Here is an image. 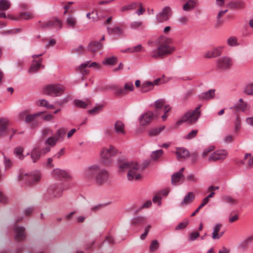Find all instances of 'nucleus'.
<instances>
[{"instance_id":"1","label":"nucleus","mask_w":253,"mask_h":253,"mask_svg":"<svg viewBox=\"0 0 253 253\" xmlns=\"http://www.w3.org/2000/svg\"><path fill=\"white\" fill-rule=\"evenodd\" d=\"M120 169L122 171L128 170L127 175L128 180H139L142 177L141 172L143 169L136 162H125L120 166Z\"/></svg>"},{"instance_id":"2","label":"nucleus","mask_w":253,"mask_h":253,"mask_svg":"<svg viewBox=\"0 0 253 253\" xmlns=\"http://www.w3.org/2000/svg\"><path fill=\"white\" fill-rule=\"evenodd\" d=\"M118 150L112 145L104 147L100 151V163L108 166L113 162V158L118 153Z\"/></svg>"},{"instance_id":"3","label":"nucleus","mask_w":253,"mask_h":253,"mask_svg":"<svg viewBox=\"0 0 253 253\" xmlns=\"http://www.w3.org/2000/svg\"><path fill=\"white\" fill-rule=\"evenodd\" d=\"M168 41L170 42V40H168V41L160 44L156 49L152 50L150 53L151 56L155 58H162L172 53L175 50V48L169 45Z\"/></svg>"},{"instance_id":"4","label":"nucleus","mask_w":253,"mask_h":253,"mask_svg":"<svg viewBox=\"0 0 253 253\" xmlns=\"http://www.w3.org/2000/svg\"><path fill=\"white\" fill-rule=\"evenodd\" d=\"M199 106L194 110H190L186 112L181 117L180 120L177 122L176 125L178 126L182 123L187 122L189 124H194L196 123L201 115Z\"/></svg>"},{"instance_id":"5","label":"nucleus","mask_w":253,"mask_h":253,"mask_svg":"<svg viewBox=\"0 0 253 253\" xmlns=\"http://www.w3.org/2000/svg\"><path fill=\"white\" fill-rule=\"evenodd\" d=\"M18 180L23 184L31 185L41 180V174L39 172L33 174L20 172L18 176Z\"/></svg>"},{"instance_id":"6","label":"nucleus","mask_w":253,"mask_h":253,"mask_svg":"<svg viewBox=\"0 0 253 253\" xmlns=\"http://www.w3.org/2000/svg\"><path fill=\"white\" fill-rule=\"evenodd\" d=\"M65 87L60 84H53L45 86L43 92L47 95L55 97L60 96L64 92Z\"/></svg>"},{"instance_id":"7","label":"nucleus","mask_w":253,"mask_h":253,"mask_svg":"<svg viewBox=\"0 0 253 253\" xmlns=\"http://www.w3.org/2000/svg\"><path fill=\"white\" fill-rule=\"evenodd\" d=\"M216 67L218 70L225 71L229 69L233 65L232 59L228 56H222L217 60Z\"/></svg>"},{"instance_id":"8","label":"nucleus","mask_w":253,"mask_h":253,"mask_svg":"<svg viewBox=\"0 0 253 253\" xmlns=\"http://www.w3.org/2000/svg\"><path fill=\"white\" fill-rule=\"evenodd\" d=\"M99 166L93 165L86 168L83 173L84 179L88 181L94 180L95 175L99 170Z\"/></svg>"},{"instance_id":"9","label":"nucleus","mask_w":253,"mask_h":253,"mask_svg":"<svg viewBox=\"0 0 253 253\" xmlns=\"http://www.w3.org/2000/svg\"><path fill=\"white\" fill-rule=\"evenodd\" d=\"M109 172L104 169H101L99 168V170L95 175L94 181L97 185H102L106 183L109 180Z\"/></svg>"},{"instance_id":"10","label":"nucleus","mask_w":253,"mask_h":253,"mask_svg":"<svg viewBox=\"0 0 253 253\" xmlns=\"http://www.w3.org/2000/svg\"><path fill=\"white\" fill-rule=\"evenodd\" d=\"M172 13V10L169 6L164 7L162 11L156 16L157 20L159 22L168 21Z\"/></svg>"},{"instance_id":"11","label":"nucleus","mask_w":253,"mask_h":253,"mask_svg":"<svg viewBox=\"0 0 253 253\" xmlns=\"http://www.w3.org/2000/svg\"><path fill=\"white\" fill-rule=\"evenodd\" d=\"M154 119V113L150 111H147L140 116L139 124L141 126H148L150 124Z\"/></svg>"},{"instance_id":"12","label":"nucleus","mask_w":253,"mask_h":253,"mask_svg":"<svg viewBox=\"0 0 253 253\" xmlns=\"http://www.w3.org/2000/svg\"><path fill=\"white\" fill-rule=\"evenodd\" d=\"M228 155L227 152L225 150H217L211 153L209 157V161H217L225 159Z\"/></svg>"},{"instance_id":"13","label":"nucleus","mask_w":253,"mask_h":253,"mask_svg":"<svg viewBox=\"0 0 253 253\" xmlns=\"http://www.w3.org/2000/svg\"><path fill=\"white\" fill-rule=\"evenodd\" d=\"M62 188L60 185H52L47 190V194L50 198H58L61 196Z\"/></svg>"},{"instance_id":"14","label":"nucleus","mask_w":253,"mask_h":253,"mask_svg":"<svg viewBox=\"0 0 253 253\" xmlns=\"http://www.w3.org/2000/svg\"><path fill=\"white\" fill-rule=\"evenodd\" d=\"M52 27L61 28V21L58 18H54L45 23H42L41 25V28L42 29H48Z\"/></svg>"},{"instance_id":"15","label":"nucleus","mask_w":253,"mask_h":253,"mask_svg":"<svg viewBox=\"0 0 253 253\" xmlns=\"http://www.w3.org/2000/svg\"><path fill=\"white\" fill-rule=\"evenodd\" d=\"M43 113L42 112H39L33 114H27L26 111H23L19 114V117L20 120H23L25 118V122L30 124L36 118L40 116Z\"/></svg>"},{"instance_id":"16","label":"nucleus","mask_w":253,"mask_h":253,"mask_svg":"<svg viewBox=\"0 0 253 253\" xmlns=\"http://www.w3.org/2000/svg\"><path fill=\"white\" fill-rule=\"evenodd\" d=\"M52 175L55 178L65 180H69L71 178V176L68 172L59 169H54L52 171Z\"/></svg>"},{"instance_id":"17","label":"nucleus","mask_w":253,"mask_h":253,"mask_svg":"<svg viewBox=\"0 0 253 253\" xmlns=\"http://www.w3.org/2000/svg\"><path fill=\"white\" fill-rule=\"evenodd\" d=\"M223 48V46H219L216 48H212L206 52L204 54V57L205 58H213L218 56L221 54Z\"/></svg>"},{"instance_id":"18","label":"nucleus","mask_w":253,"mask_h":253,"mask_svg":"<svg viewBox=\"0 0 253 253\" xmlns=\"http://www.w3.org/2000/svg\"><path fill=\"white\" fill-rule=\"evenodd\" d=\"M175 154L177 159L181 161L184 160L189 156V152L184 148H177Z\"/></svg>"},{"instance_id":"19","label":"nucleus","mask_w":253,"mask_h":253,"mask_svg":"<svg viewBox=\"0 0 253 253\" xmlns=\"http://www.w3.org/2000/svg\"><path fill=\"white\" fill-rule=\"evenodd\" d=\"M231 108H234L237 111L245 112L250 109V106L247 102H244L243 99L240 98L238 102L236 103L234 106Z\"/></svg>"},{"instance_id":"20","label":"nucleus","mask_w":253,"mask_h":253,"mask_svg":"<svg viewBox=\"0 0 253 253\" xmlns=\"http://www.w3.org/2000/svg\"><path fill=\"white\" fill-rule=\"evenodd\" d=\"M228 6L232 9H243L246 7L245 2L242 0H235L230 1Z\"/></svg>"},{"instance_id":"21","label":"nucleus","mask_w":253,"mask_h":253,"mask_svg":"<svg viewBox=\"0 0 253 253\" xmlns=\"http://www.w3.org/2000/svg\"><path fill=\"white\" fill-rule=\"evenodd\" d=\"M34 18V13L32 12H23L20 13L18 15L13 19L15 20H29Z\"/></svg>"},{"instance_id":"22","label":"nucleus","mask_w":253,"mask_h":253,"mask_svg":"<svg viewBox=\"0 0 253 253\" xmlns=\"http://www.w3.org/2000/svg\"><path fill=\"white\" fill-rule=\"evenodd\" d=\"M195 199V195L192 192L188 193L184 197L183 201L180 204V206L183 207L191 203Z\"/></svg>"},{"instance_id":"23","label":"nucleus","mask_w":253,"mask_h":253,"mask_svg":"<svg viewBox=\"0 0 253 253\" xmlns=\"http://www.w3.org/2000/svg\"><path fill=\"white\" fill-rule=\"evenodd\" d=\"M14 231L17 240L21 241L25 238V228L23 227H15Z\"/></svg>"},{"instance_id":"24","label":"nucleus","mask_w":253,"mask_h":253,"mask_svg":"<svg viewBox=\"0 0 253 253\" xmlns=\"http://www.w3.org/2000/svg\"><path fill=\"white\" fill-rule=\"evenodd\" d=\"M243 165L249 168L253 167V155L250 153H246L244 156V160L241 162Z\"/></svg>"},{"instance_id":"25","label":"nucleus","mask_w":253,"mask_h":253,"mask_svg":"<svg viewBox=\"0 0 253 253\" xmlns=\"http://www.w3.org/2000/svg\"><path fill=\"white\" fill-rule=\"evenodd\" d=\"M102 44L100 42H91L87 46V50L90 52H94L101 48Z\"/></svg>"},{"instance_id":"26","label":"nucleus","mask_w":253,"mask_h":253,"mask_svg":"<svg viewBox=\"0 0 253 253\" xmlns=\"http://www.w3.org/2000/svg\"><path fill=\"white\" fill-rule=\"evenodd\" d=\"M8 124V120L6 118L0 119V137L7 132Z\"/></svg>"},{"instance_id":"27","label":"nucleus","mask_w":253,"mask_h":253,"mask_svg":"<svg viewBox=\"0 0 253 253\" xmlns=\"http://www.w3.org/2000/svg\"><path fill=\"white\" fill-rule=\"evenodd\" d=\"M107 89L114 90V95L116 96H122L126 95L124 88L119 87L118 85H112L107 87Z\"/></svg>"},{"instance_id":"28","label":"nucleus","mask_w":253,"mask_h":253,"mask_svg":"<svg viewBox=\"0 0 253 253\" xmlns=\"http://www.w3.org/2000/svg\"><path fill=\"white\" fill-rule=\"evenodd\" d=\"M115 131L117 134H125V125L121 121H117L114 125Z\"/></svg>"},{"instance_id":"29","label":"nucleus","mask_w":253,"mask_h":253,"mask_svg":"<svg viewBox=\"0 0 253 253\" xmlns=\"http://www.w3.org/2000/svg\"><path fill=\"white\" fill-rule=\"evenodd\" d=\"M42 58L40 59L38 61L34 60L29 70V72L30 73H34L37 72L42 66Z\"/></svg>"},{"instance_id":"30","label":"nucleus","mask_w":253,"mask_h":253,"mask_svg":"<svg viewBox=\"0 0 253 253\" xmlns=\"http://www.w3.org/2000/svg\"><path fill=\"white\" fill-rule=\"evenodd\" d=\"M184 176H182L175 172L171 176V183L173 185H177L178 183H181L184 181Z\"/></svg>"},{"instance_id":"31","label":"nucleus","mask_w":253,"mask_h":253,"mask_svg":"<svg viewBox=\"0 0 253 253\" xmlns=\"http://www.w3.org/2000/svg\"><path fill=\"white\" fill-rule=\"evenodd\" d=\"M31 158L33 163H36L41 157V151L39 148H35L30 154Z\"/></svg>"},{"instance_id":"32","label":"nucleus","mask_w":253,"mask_h":253,"mask_svg":"<svg viewBox=\"0 0 253 253\" xmlns=\"http://www.w3.org/2000/svg\"><path fill=\"white\" fill-rule=\"evenodd\" d=\"M222 227V224L220 223L216 224L213 227V230L212 233V238L213 240L219 239V236L218 234Z\"/></svg>"},{"instance_id":"33","label":"nucleus","mask_w":253,"mask_h":253,"mask_svg":"<svg viewBox=\"0 0 253 253\" xmlns=\"http://www.w3.org/2000/svg\"><path fill=\"white\" fill-rule=\"evenodd\" d=\"M146 220L145 217L143 216H137L132 219L131 225L137 226L144 223Z\"/></svg>"},{"instance_id":"34","label":"nucleus","mask_w":253,"mask_h":253,"mask_svg":"<svg viewBox=\"0 0 253 253\" xmlns=\"http://www.w3.org/2000/svg\"><path fill=\"white\" fill-rule=\"evenodd\" d=\"M214 89H211L207 92L202 93L199 95V97L201 99H211L214 96Z\"/></svg>"},{"instance_id":"35","label":"nucleus","mask_w":253,"mask_h":253,"mask_svg":"<svg viewBox=\"0 0 253 253\" xmlns=\"http://www.w3.org/2000/svg\"><path fill=\"white\" fill-rule=\"evenodd\" d=\"M196 6V2L192 0H188L183 5V9L185 11L192 10Z\"/></svg>"},{"instance_id":"36","label":"nucleus","mask_w":253,"mask_h":253,"mask_svg":"<svg viewBox=\"0 0 253 253\" xmlns=\"http://www.w3.org/2000/svg\"><path fill=\"white\" fill-rule=\"evenodd\" d=\"M66 132V131L64 128H59L56 131L54 136L58 141H62L64 138Z\"/></svg>"},{"instance_id":"37","label":"nucleus","mask_w":253,"mask_h":253,"mask_svg":"<svg viewBox=\"0 0 253 253\" xmlns=\"http://www.w3.org/2000/svg\"><path fill=\"white\" fill-rule=\"evenodd\" d=\"M153 88V84L151 82H146L143 83L141 86V91L143 92H146L152 89Z\"/></svg>"},{"instance_id":"38","label":"nucleus","mask_w":253,"mask_h":253,"mask_svg":"<svg viewBox=\"0 0 253 253\" xmlns=\"http://www.w3.org/2000/svg\"><path fill=\"white\" fill-rule=\"evenodd\" d=\"M165 128V126H161L159 127H155L151 129L148 131V135L153 136L158 135Z\"/></svg>"},{"instance_id":"39","label":"nucleus","mask_w":253,"mask_h":253,"mask_svg":"<svg viewBox=\"0 0 253 253\" xmlns=\"http://www.w3.org/2000/svg\"><path fill=\"white\" fill-rule=\"evenodd\" d=\"M107 32L110 35H121L123 31L119 27H107Z\"/></svg>"},{"instance_id":"40","label":"nucleus","mask_w":253,"mask_h":253,"mask_svg":"<svg viewBox=\"0 0 253 253\" xmlns=\"http://www.w3.org/2000/svg\"><path fill=\"white\" fill-rule=\"evenodd\" d=\"M74 104L76 107L85 108L87 104H90V101L89 99H86L85 101L77 99L74 100Z\"/></svg>"},{"instance_id":"41","label":"nucleus","mask_w":253,"mask_h":253,"mask_svg":"<svg viewBox=\"0 0 253 253\" xmlns=\"http://www.w3.org/2000/svg\"><path fill=\"white\" fill-rule=\"evenodd\" d=\"M117 59L115 56L106 58L102 62L103 64L105 65H114L116 64Z\"/></svg>"},{"instance_id":"42","label":"nucleus","mask_w":253,"mask_h":253,"mask_svg":"<svg viewBox=\"0 0 253 253\" xmlns=\"http://www.w3.org/2000/svg\"><path fill=\"white\" fill-rule=\"evenodd\" d=\"M138 2H132L130 4L123 6L121 8V11L124 12L126 10H132L135 9L138 6Z\"/></svg>"},{"instance_id":"43","label":"nucleus","mask_w":253,"mask_h":253,"mask_svg":"<svg viewBox=\"0 0 253 253\" xmlns=\"http://www.w3.org/2000/svg\"><path fill=\"white\" fill-rule=\"evenodd\" d=\"M24 149L22 147H17L14 150V153L19 159H23L25 156L23 154Z\"/></svg>"},{"instance_id":"44","label":"nucleus","mask_w":253,"mask_h":253,"mask_svg":"<svg viewBox=\"0 0 253 253\" xmlns=\"http://www.w3.org/2000/svg\"><path fill=\"white\" fill-rule=\"evenodd\" d=\"M10 6V2L7 0H0V11L7 10Z\"/></svg>"},{"instance_id":"45","label":"nucleus","mask_w":253,"mask_h":253,"mask_svg":"<svg viewBox=\"0 0 253 253\" xmlns=\"http://www.w3.org/2000/svg\"><path fill=\"white\" fill-rule=\"evenodd\" d=\"M253 240V236L249 237L239 244V247L242 250H246L248 248V244Z\"/></svg>"},{"instance_id":"46","label":"nucleus","mask_w":253,"mask_h":253,"mask_svg":"<svg viewBox=\"0 0 253 253\" xmlns=\"http://www.w3.org/2000/svg\"><path fill=\"white\" fill-rule=\"evenodd\" d=\"M227 43L231 46H237L238 45V39L236 37L231 36L227 39Z\"/></svg>"},{"instance_id":"47","label":"nucleus","mask_w":253,"mask_h":253,"mask_svg":"<svg viewBox=\"0 0 253 253\" xmlns=\"http://www.w3.org/2000/svg\"><path fill=\"white\" fill-rule=\"evenodd\" d=\"M89 62L87 61L86 62H84V63H82L79 67V70H80V72L82 73L83 75L87 74L88 73V71H87L86 68L87 67H89Z\"/></svg>"},{"instance_id":"48","label":"nucleus","mask_w":253,"mask_h":253,"mask_svg":"<svg viewBox=\"0 0 253 253\" xmlns=\"http://www.w3.org/2000/svg\"><path fill=\"white\" fill-rule=\"evenodd\" d=\"M134 86L132 83H126L125 84L124 89L125 90V94L128 93L129 91H132L134 90Z\"/></svg>"},{"instance_id":"49","label":"nucleus","mask_w":253,"mask_h":253,"mask_svg":"<svg viewBox=\"0 0 253 253\" xmlns=\"http://www.w3.org/2000/svg\"><path fill=\"white\" fill-rule=\"evenodd\" d=\"M159 247V244L157 240H155L152 241L151 245L149 247L150 252H154L158 249Z\"/></svg>"},{"instance_id":"50","label":"nucleus","mask_w":253,"mask_h":253,"mask_svg":"<svg viewBox=\"0 0 253 253\" xmlns=\"http://www.w3.org/2000/svg\"><path fill=\"white\" fill-rule=\"evenodd\" d=\"M163 151L162 149H160L152 152L151 156L153 160H158L163 154Z\"/></svg>"},{"instance_id":"51","label":"nucleus","mask_w":253,"mask_h":253,"mask_svg":"<svg viewBox=\"0 0 253 253\" xmlns=\"http://www.w3.org/2000/svg\"><path fill=\"white\" fill-rule=\"evenodd\" d=\"M166 105V100L164 99H160L156 100L155 102V106L157 109H160L165 106Z\"/></svg>"},{"instance_id":"52","label":"nucleus","mask_w":253,"mask_h":253,"mask_svg":"<svg viewBox=\"0 0 253 253\" xmlns=\"http://www.w3.org/2000/svg\"><path fill=\"white\" fill-rule=\"evenodd\" d=\"M58 141L55 136H51L46 140L45 143L52 147L55 145Z\"/></svg>"},{"instance_id":"53","label":"nucleus","mask_w":253,"mask_h":253,"mask_svg":"<svg viewBox=\"0 0 253 253\" xmlns=\"http://www.w3.org/2000/svg\"><path fill=\"white\" fill-rule=\"evenodd\" d=\"M244 92L248 95H253V84H250L246 86Z\"/></svg>"},{"instance_id":"54","label":"nucleus","mask_w":253,"mask_h":253,"mask_svg":"<svg viewBox=\"0 0 253 253\" xmlns=\"http://www.w3.org/2000/svg\"><path fill=\"white\" fill-rule=\"evenodd\" d=\"M198 132L197 129H193L190 132H189L187 135L184 136V138L186 139H191L192 138H195Z\"/></svg>"},{"instance_id":"55","label":"nucleus","mask_w":253,"mask_h":253,"mask_svg":"<svg viewBox=\"0 0 253 253\" xmlns=\"http://www.w3.org/2000/svg\"><path fill=\"white\" fill-rule=\"evenodd\" d=\"M215 147L213 146H210L206 148H205L202 154V156L203 158L206 157L211 152V151H213Z\"/></svg>"},{"instance_id":"56","label":"nucleus","mask_w":253,"mask_h":253,"mask_svg":"<svg viewBox=\"0 0 253 253\" xmlns=\"http://www.w3.org/2000/svg\"><path fill=\"white\" fill-rule=\"evenodd\" d=\"M102 108H103L102 105L97 106L94 107L93 109L89 110L88 111V112L90 114H92V115L96 114L99 113V111L102 110Z\"/></svg>"},{"instance_id":"57","label":"nucleus","mask_w":253,"mask_h":253,"mask_svg":"<svg viewBox=\"0 0 253 253\" xmlns=\"http://www.w3.org/2000/svg\"><path fill=\"white\" fill-rule=\"evenodd\" d=\"M241 122L238 117H236V121L234 122V131L236 132L239 131L241 128Z\"/></svg>"},{"instance_id":"58","label":"nucleus","mask_w":253,"mask_h":253,"mask_svg":"<svg viewBox=\"0 0 253 253\" xmlns=\"http://www.w3.org/2000/svg\"><path fill=\"white\" fill-rule=\"evenodd\" d=\"M222 199L224 202L229 204H235L237 203L236 200L230 196H224Z\"/></svg>"},{"instance_id":"59","label":"nucleus","mask_w":253,"mask_h":253,"mask_svg":"<svg viewBox=\"0 0 253 253\" xmlns=\"http://www.w3.org/2000/svg\"><path fill=\"white\" fill-rule=\"evenodd\" d=\"M130 49L128 48L126 50L123 51V52H126L129 51L130 52H140L142 50V46L141 44L137 45V46L133 47L132 49L130 50Z\"/></svg>"},{"instance_id":"60","label":"nucleus","mask_w":253,"mask_h":253,"mask_svg":"<svg viewBox=\"0 0 253 253\" xmlns=\"http://www.w3.org/2000/svg\"><path fill=\"white\" fill-rule=\"evenodd\" d=\"M142 26V22L140 21L132 22L130 25V27L133 29H137Z\"/></svg>"},{"instance_id":"61","label":"nucleus","mask_w":253,"mask_h":253,"mask_svg":"<svg viewBox=\"0 0 253 253\" xmlns=\"http://www.w3.org/2000/svg\"><path fill=\"white\" fill-rule=\"evenodd\" d=\"M67 24L71 27L72 28L74 27L76 24V20L75 18L72 17H69L67 19Z\"/></svg>"},{"instance_id":"62","label":"nucleus","mask_w":253,"mask_h":253,"mask_svg":"<svg viewBox=\"0 0 253 253\" xmlns=\"http://www.w3.org/2000/svg\"><path fill=\"white\" fill-rule=\"evenodd\" d=\"M199 236H200V234L199 232H193L190 234V235L188 237V240L189 241H193L195 239H196Z\"/></svg>"},{"instance_id":"63","label":"nucleus","mask_w":253,"mask_h":253,"mask_svg":"<svg viewBox=\"0 0 253 253\" xmlns=\"http://www.w3.org/2000/svg\"><path fill=\"white\" fill-rule=\"evenodd\" d=\"M206 200H203L202 203L199 206V207L192 213L191 215V216H194L195 215L200 211L201 209H202L204 206H205L207 203L206 201Z\"/></svg>"},{"instance_id":"64","label":"nucleus","mask_w":253,"mask_h":253,"mask_svg":"<svg viewBox=\"0 0 253 253\" xmlns=\"http://www.w3.org/2000/svg\"><path fill=\"white\" fill-rule=\"evenodd\" d=\"M178 21L182 25H185L188 22V17L186 16H182L178 18Z\"/></svg>"}]
</instances>
